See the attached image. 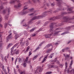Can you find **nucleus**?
<instances>
[{"label": "nucleus", "mask_w": 74, "mask_h": 74, "mask_svg": "<svg viewBox=\"0 0 74 74\" xmlns=\"http://www.w3.org/2000/svg\"><path fill=\"white\" fill-rule=\"evenodd\" d=\"M48 12H50L51 14L52 13V12H51V11H45L43 13L42 15H39V16H40L41 17L40 18L41 19V18H42L43 17H45V16H46L47 15V14H46V13H47Z\"/></svg>", "instance_id": "obj_1"}, {"label": "nucleus", "mask_w": 74, "mask_h": 74, "mask_svg": "<svg viewBox=\"0 0 74 74\" xmlns=\"http://www.w3.org/2000/svg\"><path fill=\"white\" fill-rule=\"evenodd\" d=\"M64 22H68L69 21H73L74 20V16H73L72 18H66V17H64L63 19Z\"/></svg>", "instance_id": "obj_2"}, {"label": "nucleus", "mask_w": 74, "mask_h": 74, "mask_svg": "<svg viewBox=\"0 0 74 74\" xmlns=\"http://www.w3.org/2000/svg\"><path fill=\"white\" fill-rule=\"evenodd\" d=\"M42 71V69L41 66H39L38 67L36 70L35 71V73L36 74L38 73V74H40Z\"/></svg>", "instance_id": "obj_3"}, {"label": "nucleus", "mask_w": 74, "mask_h": 74, "mask_svg": "<svg viewBox=\"0 0 74 74\" xmlns=\"http://www.w3.org/2000/svg\"><path fill=\"white\" fill-rule=\"evenodd\" d=\"M54 25V23H52L49 26L50 27V32L52 33V34H53V27Z\"/></svg>", "instance_id": "obj_4"}, {"label": "nucleus", "mask_w": 74, "mask_h": 74, "mask_svg": "<svg viewBox=\"0 0 74 74\" xmlns=\"http://www.w3.org/2000/svg\"><path fill=\"white\" fill-rule=\"evenodd\" d=\"M60 16H56V17H52L50 19V20H52V21H55L56 19H58L60 18Z\"/></svg>", "instance_id": "obj_5"}, {"label": "nucleus", "mask_w": 74, "mask_h": 74, "mask_svg": "<svg viewBox=\"0 0 74 74\" xmlns=\"http://www.w3.org/2000/svg\"><path fill=\"white\" fill-rule=\"evenodd\" d=\"M41 16H35L33 17L32 19L31 20V21H32L33 20H36V19H40Z\"/></svg>", "instance_id": "obj_6"}, {"label": "nucleus", "mask_w": 74, "mask_h": 74, "mask_svg": "<svg viewBox=\"0 0 74 74\" xmlns=\"http://www.w3.org/2000/svg\"><path fill=\"white\" fill-rule=\"evenodd\" d=\"M52 34V33L51 32V34H47L45 35V38H50L51 36H52V34Z\"/></svg>", "instance_id": "obj_7"}, {"label": "nucleus", "mask_w": 74, "mask_h": 74, "mask_svg": "<svg viewBox=\"0 0 74 74\" xmlns=\"http://www.w3.org/2000/svg\"><path fill=\"white\" fill-rule=\"evenodd\" d=\"M12 34H10L6 38V40H9V39H11L12 38V36H11V35Z\"/></svg>", "instance_id": "obj_8"}, {"label": "nucleus", "mask_w": 74, "mask_h": 74, "mask_svg": "<svg viewBox=\"0 0 74 74\" xmlns=\"http://www.w3.org/2000/svg\"><path fill=\"white\" fill-rule=\"evenodd\" d=\"M51 46L52 48H53V46H52V45L51 44H49L47 45L45 47V48H44L45 49V48H48L49 47H50Z\"/></svg>", "instance_id": "obj_9"}, {"label": "nucleus", "mask_w": 74, "mask_h": 74, "mask_svg": "<svg viewBox=\"0 0 74 74\" xmlns=\"http://www.w3.org/2000/svg\"><path fill=\"white\" fill-rule=\"evenodd\" d=\"M67 14V12H63L62 13L61 15H59L58 16H60V18H61V17H62V16H63V15H66V14Z\"/></svg>", "instance_id": "obj_10"}, {"label": "nucleus", "mask_w": 74, "mask_h": 74, "mask_svg": "<svg viewBox=\"0 0 74 74\" xmlns=\"http://www.w3.org/2000/svg\"><path fill=\"white\" fill-rule=\"evenodd\" d=\"M57 1H58V4L59 6H60V4L62 1V0H56Z\"/></svg>", "instance_id": "obj_11"}, {"label": "nucleus", "mask_w": 74, "mask_h": 74, "mask_svg": "<svg viewBox=\"0 0 74 74\" xmlns=\"http://www.w3.org/2000/svg\"><path fill=\"white\" fill-rule=\"evenodd\" d=\"M21 36V34H19L18 35V34H16L14 36L15 37V40H16V39H17V38H18V37H19V36Z\"/></svg>", "instance_id": "obj_12"}, {"label": "nucleus", "mask_w": 74, "mask_h": 74, "mask_svg": "<svg viewBox=\"0 0 74 74\" xmlns=\"http://www.w3.org/2000/svg\"><path fill=\"white\" fill-rule=\"evenodd\" d=\"M21 3H19L17 5H15L14 7H15V8H19V7H21Z\"/></svg>", "instance_id": "obj_13"}, {"label": "nucleus", "mask_w": 74, "mask_h": 74, "mask_svg": "<svg viewBox=\"0 0 74 74\" xmlns=\"http://www.w3.org/2000/svg\"><path fill=\"white\" fill-rule=\"evenodd\" d=\"M18 71L20 73V74H25L26 72L25 71H22L19 70V69L18 70Z\"/></svg>", "instance_id": "obj_14"}, {"label": "nucleus", "mask_w": 74, "mask_h": 74, "mask_svg": "<svg viewBox=\"0 0 74 74\" xmlns=\"http://www.w3.org/2000/svg\"><path fill=\"white\" fill-rule=\"evenodd\" d=\"M29 12L28 11H23L21 13V15H25L26 14H27Z\"/></svg>", "instance_id": "obj_15"}, {"label": "nucleus", "mask_w": 74, "mask_h": 74, "mask_svg": "<svg viewBox=\"0 0 74 74\" xmlns=\"http://www.w3.org/2000/svg\"><path fill=\"white\" fill-rule=\"evenodd\" d=\"M19 50L16 51V50H14L13 51L14 53H15L16 55H17L19 53Z\"/></svg>", "instance_id": "obj_16"}, {"label": "nucleus", "mask_w": 74, "mask_h": 74, "mask_svg": "<svg viewBox=\"0 0 74 74\" xmlns=\"http://www.w3.org/2000/svg\"><path fill=\"white\" fill-rule=\"evenodd\" d=\"M53 49V47H52L51 49H49L47 51V53H49L50 52H51L52 50Z\"/></svg>", "instance_id": "obj_17"}, {"label": "nucleus", "mask_w": 74, "mask_h": 74, "mask_svg": "<svg viewBox=\"0 0 74 74\" xmlns=\"http://www.w3.org/2000/svg\"><path fill=\"white\" fill-rule=\"evenodd\" d=\"M50 22H51L50 21H47L44 24V25L45 26H47V25H48V23H50Z\"/></svg>", "instance_id": "obj_18"}, {"label": "nucleus", "mask_w": 74, "mask_h": 74, "mask_svg": "<svg viewBox=\"0 0 74 74\" xmlns=\"http://www.w3.org/2000/svg\"><path fill=\"white\" fill-rule=\"evenodd\" d=\"M18 44H19V43H17L16 44H15L14 46L13 47H12V49H14V48H15V47H16V46H17V45H18Z\"/></svg>", "instance_id": "obj_19"}, {"label": "nucleus", "mask_w": 74, "mask_h": 74, "mask_svg": "<svg viewBox=\"0 0 74 74\" xmlns=\"http://www.w3.org/2000/svg\"><path fill=\"white\" fill-rule=\"evenodd\" d=\"M61 32V31H57V32H55L54 33V34L55 36H56V35L58 34V33H59V32Z\"/></svg>", "instance_id": "obj_20"}, {"label": "nucleus", "mask_w": 74, "mask_h": 74, "mask_svg": "<svg viewBox=\"0 0 74 74\" xmlns=\"http://www.w3.org/2000/svg\"><path fill=\"white\" fill-rule=\"evenodd\" d=\"M16 0H17L11 1L10 2V4H14V3H15V2Z\"/></svg>", "instance_id": "obj_21"}, {"label": "nucleus", "mask_w": 74, "mask_h": 74, "mask_svg": "<svg viewBox=\"0 0 74 74\" xmlns=\"http://www.w3.org/2000/svg\"><path fill=\"white\" fill-rule=\"evenodd\" d=\"M73 8H69L68 9L67 11H73L72 10H73Z\"/></svg>", "instance_id": "obj_22"}, {"label": "nucleus", "mask_w": 74, "mask_h": 74, "mask_svg": "<svg viewBox=\"0 0 74 74\" xmlns=\"http://www.w3.org/2000/svg\"><path fill=\"white\" fill-rule=\"evenodd\" d=\"M73 69H72L70 71L69 70H67V73H72V71H73Z\"/></svg>", "instance_id": "obj_23"}, {"label": "nucleus", "mask_w": 74, "mask_h": 74, "mask_svg": "<svg viewBox=\"0 0 74 74\" xmlns=\"http://www.w3.org/2000/svg\"><path fill=\"white\" fill-rule=\"evenodd\" d=\"M69 57H70V55H67V54L66 56H65V58H66V59H67V58H69Z\"/></svg>", "instance_id": "obj_24"}, {"label": "nucleus", "mask_w": 74, "mask_h": 74, "mask_svg": "<svg viewBox=\"0 0 74 74\" xmlns=\"http://www.w3.org/2000/svg\"><path fill=\"white\" fill-rule=\"evenodd\" d=\"M29 11L30 12H33V11H34V9L32 8L30 9H29Z\"/></svg>", "instance_id": "obj_25"}, {"label": "nucleus", "mask_w": 74, "mask_h": 74, "mask_svg": "<svg viewBox=\"0 0 74 74\" xmlns=\"http://www.w3.org/2000/svg\"><path fill=\"white\" fill-rule=\"evenodd\" d=\"M38 57V56H34V57L32 59L33 60H34L35 59H37V58Z\"/></svg>", "instance_id": "obj_26"}, {"label": "nucleus", "mask_w": 74, "mask_h": 74, "mask_svg": "<svg viewBox=\"0 0 74 74\" xmlns=\"http://www.w3.org/2000/svg\"><path fill=\"white\" fill-rule=\"evenodd\" d=\"M69 32H64L61 34V35H63V34H67V33H69Z\"/></svg>", "instance_id": "obj_27"}, {"label": "nucleus", "mask_w": 74, "mask_h": 74, "mask_svg": "<svg viewBox=\"0 0 74 74\" xmlns=\"http://www.w3.org/2000/svg\"><path fill=\"white\" fill-rule=\"evenodd\" d=\"M4 8L3 6H0V11H1L2 10H3V9Z\"/></svg>", "instance_id": "obj_28"}, {"label": "nucleus", "mask_w": 74, "mask_h": 74, "mask_svg": "<svg viewBox=\"0 0 74 74\" xmlns=\"http://www.w3.org/2000/svg\"><path fill=\"white\" fill-rule=\"evenodd\" d=\"M32 51V49L31 50V51H30L29 52V54L28 55L29 56H30V55H31L32 54V52L30 51Z\"/></svg>", "instance_id": "obj_29"}, {"label": "nucleus", "mask_w": 74, "mask_h": 74, "mask_svg": "<svg viewBox=\"0 0 74 74\" xmlns=\"http://www.w3.org/2000/svg\"><path fill=\"white\" fill-rule=\"evenodd\" d=\"M4 28H5V29H6V28L7 27V25H8V24L7 23H5L4 24Z\"/></svg>", "instance_id": "obj_30"}, {"label": "nucleus", "mask_w": 74, "mask_h": 74, "mask_svg": "<svg viewBox=\"0 0 74 74\" xmlns=\"http://www.w3.org/2000/svg\"><path fill=\"white\" fill-rule=\"evenodd\" d=\"M7 11H8V13L9 14V13L10 12V8H8L7 9Z\"/></svg>", "instance_id": "obj_31"}, {"label": "nucleus", "mask_w": 74, "mask_h": 74, "mask_svg": "<svg viewBox=\"0 0 74 74\" xmlns=\"http://www.w3.org/2000/svg\"><path fill=\"white\" fill-rule=\"evenodd\" d=\"M30 69L32 71H33V67H32V65H30Z\"/></svg>", "instance_id": "obj_32"}, {"label": "nucleus", "mask_w": 74, "mask_h": 74, "mask_svg": "<svg viewBox=\"0 0 74 74\" xmlns=\"http://www.w3.org/2000/svg\"><path fill=\"white\" fill-rule=\"evenodd\" d=\"M27 60H27V59H26L25 60V62H26L27 63H30V61L29 62H27Z\"/></svg>", "instance_id": "obj_33"}, {"label": "nucleus", "mask_w": 74, "mask_h": 74, "mask_svg": "<svg viewBox=\"0 0 74 74\" xmlns=\"http://www.w3.org/2000/svg\"><path fill=\"white\" fill-rule=\"evenodd\" d=\"M35 29V28H33L32 29L30 30V32H33L34 30Z\"/></svg>", "instance_id": "obj_34"}, {"label": "nucleus", "mask_w": 74, "mask_h": 74, "mask_svg": "<svg viewBox=\"0 0 74 74\" xmlns=\"http://www.w3.org/2000/svg\"><path fill=\"white\" fill-rule=\"evenodd\" d=\"M66 7V8H64V9H63V10H67L69 8V6H67Z\"/></svg>", "instance_id": "obj_35"}, {"label": "nucleus", "mask_w": 74, "mask_h": 74, "mask_svg": "<svg viewBox=\"0 0 74 74\" xmlns=\"http://www.w3.org/2000/svg\"><path fill=\"white\" fill-rule=\"evenodd\" d=\"M65 66H66L65 69H66L67 68V62H65Z\"/></svg>", "instance_id": "obj_36"}, {"label": "nucleus", "mask_w": 74, "mask_h": 74, "mask_svg": "<svg viewBox=\"0 0 74 74\" xmlns=\"http://www.w3.org/2000/svg\"><path fill=\"white\" fill-rule=\"evenodd\" d=\"M52 73L51 72H48L46 73V74H50Z\"/></svg>", "instance_id": "obj_37"}, {"label": "nucleus", "mask_w": 74, "mask_h": 74, "mask_svg": "<svg viewBox=\"0 0 74 74\" xmlns=\"http://www.w3.org/2000/svg\"><path fill=\"white\" fill-rule=\"evenodd\" d=\"M2 21V18L1 16L0 15V22H1Z\"/></svg>", "instance_id": "obj_38"}, {"label": "nucleus", "mask_w": 74, "mask_h": 74, "mask_svg": "<svg viewBox=\"0 0 74 74\" xmlns=\"http://www.w3.org/2000/svg\"><path fill=\"white\" fill-rule=\"evenodd\" d=\"M34 13H32L31 14H29L28 15H29V16H32V15H34Z\"/></svg>", "instance_id": "obj_39"}, {"label": "nucleus", "mask_w": 74, "mask_h": 74, "mask_svg": "<svg viewBox=\"0 0 74 74\" xmlns=\"http://www.w3.org/2000/svg\"><path fill=\"white\" fill-rule=\"evenodd\" d=\"M23 65L24 67H25L26 66V64L25 63H24L23 64Z\"/></svg>", "instance_id": "obj_40"}, {"label": "nucleus", "mask_w": 74, "mask_h": 74, "mask_svg": "<svg viewBox=\"0 0 74 74\" xmlns=\"http://www.w3.org/2000/svg\"><path fill=\"white\" fill-rule=\"evenodd\" d=\"M12 45V43H10V44H9L8 46L7 47L8 48V47H10V46H11V45Z\"/></svg>", "instance_id": "obj_41"}, {"label": "nucleus", "mask_w": 74, "mask_h": 74, "mask_svg": "<svg viewBox=\"0 0 74 74\" xmlns=\"http://www.w3.org/2000/svg\"><path fill=\"white\" fill-rule=\"evenodd\" d=\"M74 12L73 11H71L70 12H68V14H71L72 13H74Z\"/></svg>", "instance_id": "obj_42"}, {"label": "nucleus", "mask_w": 74, "mask_h": 74, "mask_svg": "<svg viewBox=\"0 0 74 74\" xmlns=\"http://www.w3.org/2000/svg\"><path fill=\"white\" fill-rule=\"evenodd\" d=\"M73 60H72L71 61V66H72V64H73Z\"/></svg>", "instance_id": "obj_43"}, {"label": "nucleus", "mask_w": 74, "mask_h": 74, "mask_svg": "<svg viewBox=\"0 0 74 74\" xmlns=\"http://www.w3.org/2000/svg\"><path fill=\"white\" fill-rule=\"evenodd\" d=\"M30 0H29L28 1V2H26L24 3V4H29V3H30Z\"/></svg>", "instance_id": "obj_44"}, {"label": "nucleus", "mask_w": 74, "mask_h": 74, "mask_svg": "<svg viewBox=\"0 0 74 74\" xmlns=\"http://www.w3.org/2000/svg\"><path fill=\"white\" fill-rule=\"evenodd\" d=\"M62 29H61V28H56V30H62Z\"/></svg>", "instance_id": "obj_45"}, {"label": "nucleus", "mask_w": 74, "mask_h": 74, "mask_svg": "<svg viewBox=\"0 0 74 74\" xmlns=\"http://www.w3.org/2000/svg\"><path fill=\"white\" fill-rule=\"evenodd\" d=\"M8 16H6L5 17V19L7 20L8 19Z\"/></svg>", "instance_id": "obj_46"}, {"label": "nucleus", "mask_w": 74, "mask_h": 74, "mask_svg": "<svg viewBox=\"0 0 74 74\" xmlns=\"http://www.w3.org/2000/svg\"><path fill=\"white\" fill-rule=\"evenodd\" d=\"M46 60V59L44 58L42 62V63H43Z\"/></svg>", "instance_id": "obj_47"}, {"label": "nucleus", "mask_w": 74, "mask_h": 74, "mask_svg": "<svg viewBox=\"0 0 74 74\" xmlns=\"http://www.w3.org/2000/svg\"><path fill=\"white\" fill-rule=\"evenodd\" d=\"M39 48H40V47H38L37 48H36V49L35 50V51H34V52H35V51H37V50L38 49H39Z\"/></svg>", "instance_id": "obj_48"}, {"label": "nucleus", "mask_w": 74, "mask_h": 74, "mask_svg": "<svg viewBox=\"0 0 74 74\" xmlns=\"http://www.w3.org/2000/svg\"><path fill=\"white\" fill-rule=\"evenodd\" d=\"M32 22V21H31V20L29 21L28 22V25H29V24H30V23H31V22Z\"/></svg>", "instance_id": "obj_49"}, {"label": "nucleus", "mask_w": 74, "mask_h": 74, "mask_svg": "<svg viewBox=\"0 0 74 74\" xmlns=\"http://www.w3.org/2000/svg\"><path fill=\"white\" fill-rule=\"evenodd\" d=\"M29 46H28L27 48V50H26V51H29Z\"/></svg>", "instance_id": "obj_50"}, {"label": "nucleus", "mask_w": 74, "mask_h": 74, "mask_svg": "<svg viewBox=\"0 0 74 74\" xmlns=\"http://www.w3.org/2000/svg\"><path fill=\"white\" fill-rule=\"evenodd\" d=\"M5 13H6V12H5V10H3V14H5Z\"/></svg>", "instance_id": "obj_51"}, {"label": "nucleus", "mask_w": 74, "mask_h": 74, "mask_svg": "<svg viewBox=\"0 0 74 74\" xmlns=\"http://www.w3.org/2000/svg\"><path fill=\"white\" fill-rule=\"evenodd\" d=\"M2 42V41H1V42H0V47H1V45H2V43H1Z\"/></svg>", "instance_id": "obj_52"}, {"label": "nucleus", "mask_w": 74, "mask_h": 74, "mask_svg": "<svg viewBox=\"0 0 74 74\" xmlns=\"http://www.w3.org/2000/svg\"><path fill=\"white\" fill-rule=\"evenodd\" d=\"M36 34H34L32 35V37H34V36H36Z\"/></svg>", "instance_id": "obj_53"}, {"label": "nucleus", "mask_w": 74, "mask_h": 74, "mask_svg": "<svg viewBox=\"0 0 74 74\" xmlns=\"http://www.w3.org/2000/svg\"><path fill=\"white\" fill-rule=\"evenodd\" d=\"M42 29H39V30L38 31V32H40V31H42Z\"/></svg>", "instance_id": "obj_54"}, {"label": "nucleus", "mask_w": 74, "mask_h": 74, "mask_svg": "<svg viewBox=\"0 0 74 74\" xmlns=\"http://www.w3.org/2000/svg\"><path fill=\"white\" fill-rule=\"evenodd\" d=\"M27 26V25L26 24H24L23 25V26H25V27H26V26Z\"/></svg>", "instance_id": "obj_55"}, {"label": "nucleus", "mask_w": 74, "mask_h": 74, "mask_svg": "<svg viewBox=\"0 0 74 74\" xmlns=\"http://www.w3.org/2000/svg\"><path fill=\"white\" fill-rule=\"evenodd\" d=\"M27 9V8H24L23 10L25 11V10H26Z\"/></svg>", "instance_id": "obj_56"}, {"label": "nucleus", "mask_w": 74, "mask_h": 74, "mask_svg": "<svg viewBox=\"0 0 74 74\" xmlns=\"http://www.w3.org/2000/svg\"><path fill=\"white\" fill-rule=\"evenodd\" d=\"M2 33H3L1 32H0V38L1 37V35H2Z\"/></svg>", "instance_id": "obj_57"}, {"label": "nucleus", "mask_w": 74, "mask_h": 74, "mask_svg": "<svg viewBox=\"0 0 74 74\" xmlns=\"http://www.w3.org/2000/svg\"><path fill=\"white\" fill-rule=\"evenodd\" d=\"M8 73H10V69H9V68L8 67Z\"/></svg>", "instance_id": "obj_58"}, {"label": "nucleus", "mask_w": 74, "mask_h": 74, "mask_svg": "<svg viewBox=\"0 0 74 74\" xmlns=\"http://www.w3.org/2000/svg\"><path fill=\"white\" fill-rule=\"evenodd\" d=\"M62 23H60L59 24V26H62Z\"/></svg>", "instance_id": "obj_59"}, {"label": "nucleus", "mask_w": 74, "mask_h": 74, "mask_svg": "<svg viewBox=\"0 0 74 74\" xmlns=\"http://www.w3.org/2000/svg\"><path fill=\"white\" fill-rule=\"evenodd\" d=\"M13 32L14 34H16V32L15 31H13Z\"/></svg>", "instance_id": "obj_60"}, {"label": "nucleus", "mask_w": 74, "mask_h": 74, "mask_svg": "<svg viewBox=\"0 0 74 74\" xmlns=\"http://www.w3.org/2000/svg\"><path fill=\"white\" fill-rule=\"evenodd\" d=\"M4 59L5 60V61H6L7 60V57L6 56H5V58H4Z\"/></svg>", "instance_id": "obj_61"}, {"label": "nucleus", "mask_w": 74, "mask_h": 74, "mask_svg": "<svg viewBox=\"0 0 74 74\" xmlns=\"http://www.w3.org/2000/svg\"><path fill=\"white\" fill-rule=\"evenodd\" d=\"M29 42H27V43H26V45L27 46L29 45Z\"/></svg>", "instance_id": "obj_62"}, {"label": "nucleus", "mask_w": 74, "mask_h": 74, "mask_svg": "<svg viewBox=\"0 0 74 74\" xmlns=\"http://www.w3.org/2000/svg\"><path fill=\"white\" fill-rule=\"evenodd\" d=\"M51 5L52 6H54L55 5V4L54 3H51Z\"/></svg>", "instance_id": "obj_63"}, {"label": "nucleus", "mask_w": 74, "mask_h": 74, "mask_svg": "<svg viewBox=\"0 0 74 74\" xmlns=\"http://www.w3.org/2000/svg\"><path fill=\"white\" fill-rule=\"evenodd\" d=\"M1 67L2 69H4V65H2L1 66Z\"/></svg>", "instance_id": "obj_64"}]
</instances>
